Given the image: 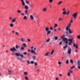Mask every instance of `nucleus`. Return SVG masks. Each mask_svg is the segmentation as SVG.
Listing matches in <instances>:
<instances>
[{
  "mask_svg": "<svg viewBox=\"0 0 80 80\" xmlns=\"http://www.w3.org/2000/svg\"><path fill=\"white\" fill-rule=\"evenodd\" d=\"M8 75H12V74H11V73H10V72H8Z\"/></svg>",
  "mask_w": 80,
  "mask_h": 80,
  "instance_id": "680f3d73",
  "label": "nucleus"
},
{
  "mask_svg": "<svg viewBox=\"0 0 80 80\" xmlns=\"http://www.w3.org/2000/svg\"><path fill=\"white\" fill-rule=\"evenodd\" d=\"M19 60L20 61H21L22 62H25V61H23V60L21 58L19 59Z\"/></svg>",
  "mask_w": 80,
  "mask_h": 80,
  "instance_id": "a19ab883",
  "label": "nucleus"
},
{
  "mask_svg": "<svg viewBox=\"0 0 80 80\" xmlns=\"http://www.w3.org/2000/svg\"><path fill=\"white\" fill-rule=\"evenodd\" d=\"M50 40V38H49L48 39L46 40V42H49Z\"/></svg>",
  "mask_w": 80,
  "mask_h": 80,
  "instance_id": "bb28decb",
  "label": "nucleus"
},
{
  "mask_svg": "<svg viewBox=\"0 0 80 80\" xmlns=\"http://www.w3.org/2000/svg\"><path fill=\"white\" fill-rule=\"evenodd\" d=\"M67 75L68 76V77H69V76H70V72H68Z\"/></svg>",
  "mask_w": 80,
  "mask_h": 80,
  "instance_id": "ea45409f",
  "label": "nucleus"
},
{
  "mask_svg": "<svg viewBox=\"0 0 80 80\" xmlns=\"http://www.w3.org/2000/svg\"><path fill=\"white\" fill-rule=\"evenodd\" d=\"M77 14H78V12H76L74 13H73L72 14V16L73 17H74V18L77 17Z\"/></svg>",
  "mask_w": 80,
  "mask_h": 80,
  "instance_id": "39448f33",
  "label": "nucleus"
},
{
  "mask_svg": "<svg viewBox=\"0 0 80 80\" xmlns=\"http://www.w3.org/2000/svg\"><path fill=\"white\" fill-rule=\"evenodd\" d=\"M24 74L25 75H28V73L27 72H24Z\"/></svg>",
  "mask_w": 80,
  "mask_h": 80,
  "instance_id": "5701e85b",
  "label": "nucleus"
},
{
  "mask_svg": "<svg viewBox=\"0 0 80 80\" xmlns=\"http://www.w3.org/2000/svg\"><path fill=\"white\" fill-rule=\"evenodd\" d=\"M73 22V20L71 19L70 22L69 23H72Z\"/></svg>",
  "mask_w": 80,
  "mask_h": 80,
  "instance_id": "3c124183",
  "label": "nucleus"
},
{
  "mask_svg": "<svg viewBox=\"0 0 80 80\" xmlns=\"http://www.w3.org/2000/svg\"><path fill=\"white\" fill-rule=\"evenodd\" d=\"M22 45L24 47H25L27 46V45H26V44H25V43H23L22 44Z\"/></svg>",
  "mask_w": 80,
  "mask_h": 80,
  "instance_id": "b1692460",
  "label": "nucleus"
},
{
  "mask_svg": "<svg viewBox=\"0 0 80 80\" xmlns=\"http://www.w3.org/2000/svg\"><path fill=\"white\" fill-rule=\"evenodd\" d=\"M8 73H11V72H12V71H10L9 70H8Z\"/></svg>",
  "mask_w": 80,
  "mask_h": 80,
  "instance_id": "052dcab7",
  "label": "nucleus"
},
{
  "mask_svg": "<svg viewBox=\"0 0 80 80\" xmlns=\"http://www.w3.org/2000/svg\"><path fill=\"white\" fill-rule=\"evenodd\" d=\"M66 15H69L70 14V11H68L66 13Z\"/></svg>",
  "mask_w": 80,
  "mask_h": 80,
  "instance_id": "79ce46f5",
  "label": "nucleus"
},
{
  "mask_svg": "<svg viewBox=\"0 0 80 80\" xmlns=\"http://www.w3.org/2000/svg\"><path fill=\"white\" fill-rule=\"evenodd\" d=\"M73 46L74 47H75L76 46V48L77 49L78 48V44H76L75 43L73 44Z\"/></svg>",
  "mask_w": 80,
  "mask_h": 80,
  "instance_id": "6e6552de",
  "label": "nucleus"
},
{
  "mask_svg": "<svg viewBox=\"0 0 80 80\" xmlns=\"http://www.w3.org/2000/svg\"><path fill=\"white\" fill-rule=\"evenodd\" d=\"M16 56H17V57H19V56H20V53H16V54H15Z\"/></svg>",
  "mask_w": 80,
  "mask_h": 80,
  "instance_id": "dca6fc26",
  "label": "nucleus"
},
{
  "mask_svg": "<svg viewBox=\"0 0 80 80\" xmlns=\"http://www.w3.org/2000/svg\"><path fill=\"white\" fill-rule=\"evenodd\" d=\"M67 47H68V46L67 45H66L65 46L63 47V48L64 49H65V48H67Z\"/></svg>",
  "mask_w": 80,
  "mask_h": 80,
  "instance_id": "412c9836",
  "label": "nucleus"
},
{
  "mask_svg": "<svg viewBox=\"0 0 80 80\" xmlns=\"http://www.w3.org/2000/svg\"><path fill=\"white\" fill-rule=\"evenodd\" d=\"M35 66H37V63L36 62H34Z\"/></svg>",
  "mask_w": 80,
  "mask_h": 80,
  "instance_id": "c03bdc74",
  "label": "nucleus"
},
{
  "mask_svg": "<svg viewBox=\"0 0 80 80\" xmlns=\"http://www.w3.org/2000/svg\"><path fill=\"white\" fill-rule=\"evenodd\" d=\"M23 20H26L27 19V16H24V17L23 18Z\"/></svg>",
  "mask_w": 80,
  "mask_h": 80,
  "instance_id": "a878e982",
  "label": "nucleus"
},
{
  "mask_svg": "<svg viewBox=\"0 0 80 80\" xmlns=\"http://www.w3.org/2000/svg\"><path fill=\"white\" fill-rule=\"evenodd\" d=\"M72 40H73V39H68L67 38H63V39L62 40V41L64 42H67V41H68V42H69L68 43V45H71V43H72L73 41H72Z\"/></svg>",
  "mask_w": 80,
  "mask_h": 80,
  "instance_id": "f03ea898",
  "label": "nucleus"
},
{
  "mask_svg": "<svg viewBox=\"0 0 80 80\" xmlns=\"http://www.w3.org/2000/svg\"><path fill=\"white\" fill-rule=\"evenodd\" d=\"M37 70L38 72H40V70H39V69H37Z\"/></svg>",
  "mask_w": 80,
  "mask_h": 80,
  "instance_id": "bf43d9fd",
  "label": "nucleus"
},
{
  "mask_svg": "<svg viewBox=\"0 0 80 80\" xmlns=\"http://www.w3.org/2000/svg\"><path fill=\"white\" fill-rule=\"evenodd\" d=\"M49 29L51 30H53V27H50Z\"/></svg>",
  "mask_w": 80,
  "mask_h": 80,
  "instance_id": "58836bf2",
  "label": "nucleus"
},
{
  "mask_svg": "<svg viewBox=\"0 0 80 80\" xmlns=\"http://www.w3.org/2000/svg\"><path fill=\"white\" fill-rule=\"evenodd\" d=\"M58 26V25H57V24L55 23L54 24V28H56Z\"/></svg>",
  "mask_w": 80,
  "mask_h": 80,
  "instance_id": "c756f323",
  "label": "nucleus"
},
{
  "mask_svg": "<svg viewBox=\"0 0 80 80\" xmlns=\"http://www.w3.org/2000/svg\"><path fill=\"white\" fill-rule=\"evenodd\" d=\"M66 33V35H68V31H67Z\"/></svg>",
  "mask_w": 80,
  "mask_h": 80,
  "instance_id": "338daca9",
  "label": "nucleus"
},
{
  "mask_svg": "<svg viewBox=\"0 0 80 80\" xmlns=\"http://www.w3.org/2000/svg\"><path fill=\"white\" fill-rule=\"evenodd\" d=\"M29 7L28 6L26 5H24V8L26 10H28V9Z\"/></svg>",
  "mask_w": 80,
  "mask_h": 80,
  "instance_id": "9b49d317",
  "label": "nucleus"
},
{
  "mask_svg": "<svg viewBox=\"0 0 80 80\" xmlns=\"http://www.w3.org/2000/svg\"><path fill=\"white\" fill-rule=\"evenodd\" d=\"M17 12H18V13H21V11H20L19 10H18L17 11Z\"/></svg>",
  "mask_w": 80,
  "mask_h": 80,
  "instance_id": "8fccbe9b",
  "label": "nucleus"
},
{
  "mask_svg": "<svg viewBox=\"0 0 80 80\" xmlns=\"http://www.w3.org/2000/svg\"><path fill=\"white\" fill-rule=\"evenodd\" d=\"M62 2H63L62 1L59 2L58 3V5H61V4L62 3Z\"/></svg>",
  "mask_w": 80,
  "mask_h": 80,
  "instance_id": "f3484780",
  "label": "nucleus"
},
{
  "mask_svg": "<svg viewBox=\"0 0 80 80\" xmlns=\"http://www.w3.org/2000/svg\"><path fill=\"white\" fill-rule=\"evenodd\" d=\"M65 42L66 43V44H67V43H68V41H66Z\"/></svg>",
  "mask_w": 80,
  "mask_h": 80,
  "instance_id": "69168bd1",
  "label": "nucleus"
},
{
  "mask_svg": "<svg viewBox=\"0 0 80 80\" xmlns=\"http://www.w3.org/2000/svg\"><path fill=\"white\" fill-rule=\"evenodd\" d=\"M59 45H62V42L61 41L59 43Z\"/></svg>",
  "mask_w": 80,
  "mask_h": 80,
  "instance_id": "a18cd8bd",
  "label": "nucleus"
},
{
  "mask_svg": "<svg viewBox=\"0 0 80 80\" xmlns=\"http://www.w3.org/2000/svg\"><path fill=\"white\" fill-rule=\"evenodd\" d=\"M56 80H58V78H56Z\"/></svg>",
  "mask_w": 80,
  "mask_h": 80,
  "instance_id": "774afa93",
  "label": "nucleus"
},
{
  "mask_svg": "<svg viewBox=\"0 0 80 80\" xmlns=\"http://www.w3.org/2000/svg\"><path fill=\"white\" fill-rule=\"evenodd\" d=\"M31 52L32 53H34V55H37V53H36L35 51L33 50V49L31 50Z\"/></svg>",
  "mask_w": 80,
  "mask_h": 80,
  "instance_id": "0eeeda50",
  "label": "nucleus"
},
{
  "mask_svg": "<svg viewBox=\"0 0 80 80\" xmlns=\"http://www.w3.org/2000/svg\"><path fill=\"white\" fill-rule=\"evenodd\" d=\"M30 18H31V20H33L34 19V18L32 15H31L30 16Z\"/></svg>",
  "mask_w": 80,
  "mask_h": 80,
  "instance_id": "a211bd4d",
  "label": "nucleus"
},
{
  "mask_svg": "<svg viewBox=\"0 0 80 80\" xmlns=\"http://www.w3.org/2000/svg\"><path fill=\"white\" fill-rule=\"evenodd\" d=\"M27 63H28V64H30V63L31 64H34V62L33 61H31L30 62V61H27Z\"/></svg>",
  "mask_w": 80,
  "mask_h": 80,
  "instance_id": "423d86ee",
  "label": "nucleus"
},
{
  "mask_svg": "<svg viewBox=\"0 0 80 80\" xmlns=\"http://www.w3.org/2000/svg\"><path fill=\"white\" fill-rule=\"evenodd\" d=\"M32 58L33 60H35V58H36V57L35 56H33L32 57Z\"/></svg>",
  "mask_w": 80,
  "mask_h": 80,
  "instance_id": "393cba45",
  "label": "nucleus"
},
{
  "mask_svg": "<svg viewBox=\"0 0 80 80\" xmlns=\"http://www.w3.org/2000/svg\"><path fill=\"white\" fill-rule=\"evenodd\" d=\"M21 49L22 50H24V48H23V47H22L21 48Z\"/></svg>",
  "mask_w": 80,
  "mask_h": 80,
  "instance_id": "603ef678",
  "label": "nucleus"
},
{
  "mask_svg": "<svg viewBox=\"0 0 80 80\" xmlns=\"http://www.w3.org/2000/svg\"><path fill=\"white\" fill-rule=\"evenodd\" d=\"M67 13V12L66 11H64L63 12H62V14H63V15H65V14H66Z\"/></svg>",
  "mask_w": 80,
  "mask_h": 80,
  "instance_id": "c85d7f7f",
  "label": "nucleus"
},
{
  "mask_svg": "<svg viewBox=\"0 0 80 80\" xmlns=\"http://www.w3.org/2000/svg\"><path fill=\"white\" fill-rule=\"evenodd\" d=\"M62 20V18L61 17L59 18L58 19L59 21H60Z\"/></svg>",
  "mask_w": 80,
  "mask_h": 80,
  "instance_id": "5fc2aeb1",
  "label": "nucleus"
},
{
  "mask_svg": "<svg viewBox=\"0 0 80 80\" xmlns=\"http://www.w3.org/2000/svg\"><path fill=\"white\" fill-rule=\"evenodd\" d=\"M49 54V52H47L45 55V56H46L47 57L48 56V55Z\"/></svg>",
  "mask_w": 80,
  "mask_h": 80,
  "instance_id": "473e14b6",
  "label": "nucleus"
},
{
  "mask_svg": "<svg viewBox=\"0 0 80 80\" xmlns=\"http://www.w3.org/2000/svg\"><path fill=\"white\" fill-rule=\"evenodd\" d=\"M51 33V31L49 30L48 31H47V35H49V34H50Z\"/></svg>",
  "mask_w": 80,
  "mask_h": 80,
  "instance_id": "2eb2a0df",
  "label": "nucleus"
},
{
  "mask_svg": "<svg viewBox=\"0 0 80 80\" xmlns=\"http://www.w3.org/2000/svg\"><path fill=\"white\" fill-rule=\"evenodd\" d=\"M30 7L31 8H33V5H31V6H30Z\"/></svg>",
  "mask_w": 80,
  "mask_h": 80,
  "instance_id": "0e129e2a",
  "label": "nucleus"
},
{
  "mask_svg": "<svg viewBox=\"0 0 80 80\" xmlns=\"http://www.w3.org/2000/svg\"><path fill=\"white\" fill-rule=\"evenodd\" d=\"M20 47L19 46H18V45H16L15 46V47H13L12 48L10 49V50L13 53H14L15 52H17V50L18 48H20Z\"/></svg>",
  "mask_w": 80,
  "mask_h": 80,
  "instance_id": "f257e3e1",
  "label": "nucleus"
},
{
  "mask_svg": "<svg viewBox=\"0 0 80 80\" xmlns=\"http://www.w3.org/2000/svg\"><path fill=\"white\" fill-rule=\"evenodd\" d=\"M71 24H72V23H69L68 24L66 28V30H68V29H69L68 28L70 27V26H71Z\"/></svg>",
  "mask_w": 80,
  "mask_h": 80,
  "instance_id": "7ed1b4c3",
  "label": "nucleus"
},
{
  "mask_svg": "<svg viewBox=\"0 0 80 80\" xmlns=\"http://www.w3.org/2000/svg\"><path fill=\"white\" fill-rule=\"evenodd\" d=\"M15 21H16V19H13L12 20H11V22L12 23H14V22H15Z\"/></svg>",
  "mask_w": 80,
  "mask_h": 80,
  "instance_id": "4468645a",
  "label": "nucleus"
},
{
  "mask_svg": "<svg viewBox=\"0 0 80 80\" xmlns=\"http://www.w3.org/2000/svg\"><path fill=\"white\" fill-rule=\"evenodd\" d=\"M70 62L71 63H73V62L71 59L70 60Z\"/></svg>",
  "mask_w": 80,
  "mask_h": 80,
  "instance_id": "37998d69",
  "label": "nucleus"
},
{
  "mask_svg": "<svg viewBox=\"0 0 80 80\" xmlns=\"http://www.w3.org/2000/svg\"><path fill=\"white\" fill-rule=\"evenodd\" d=\"M25 2L27 5H29V4H30V1L27 0H25Z\"/></svg>",
  "mask_w": 80,
  "mask_h": 80,
  "instance_id": "f8f14e48",
  "label": "nucleus"
},
{
  "mask_svg": "<svg viewBox=\"0 0 80 80\" xmlns=\"http://www.w3.org/2000/svg\"><path fill=\"white\" fill-rule=\"evenodd\" d=\"M27 12H28V10H25V15H27Z\"/></svg>",
  "mask_w": 80,
  "mask_h": 80,
  "instance_id": "7c9ffc66",
  "label": "nucleus"
},
{
  "mask_svg": "<svg viewBox=\"0 0 80 80\" xmlns=\"http://www.w3.org/2000/svg\"><path fill=\"white\" fill-rule=\"evenodd\" d=\"M42 11L43 12H46L47 11V8H44L42 10Z\"/></svg>",
  "mask_w": 80,
  "mask_h": 80,
  "instance_id": "aec40b11",
  "label": "nucleus"
},
{
  "mask_svg": "<svg viewBox=\"0 0 80 80\" xmlns=\"http://www.w3.org/2000/svg\"><path fill=\"white\" fill-rule=\"evenodd\" d=\"M15 33L17 35H19V33H18V32H16Z\"/></svg>",
  "mask_w": 80,
  "mask_h": 80,
  "instance_id": "de8ad7c7",
  "label": "nucleus"
},
{
  "mask_svg": "<svg viewBox=\"0 0 80 80\" xmlns=\"http://www.w3.org/2000/svg\"><path fill=\"white\" fill-rule=\"evenodd\" d=\"M74 67H75V66H74L73 67H71V69H72V68H74Z\"/></svg>",
  "mask_w": 80,
  "mask_h": 80,
  "instance_id": "13d9d810",
  "label": "nucleus"
},
{
  "mask_svg": "<svg viewBox=\"0 0 80 80\" xmlns=\"http://www.w3.org/2000/svg\"><path fill=\"white\" fill-rule=\"evenodd\" d=\"M55 39L56 40H58V37L56 36L55 37Z\"/></svg>",
  "mask_w": 80,
  "mask_h": 80,
  "instance_id": "e433bc0d",
  "label": "nucleus"
},
{
  "mask_svg": "<svg viewBox=\"0 0 80 80\" xmlns=\"http://www.w3.org/2000/svg\"><path fill=\"white\" fill-rule=\"evenodd\" d=\"M72 52V49L70 48H69L68 49V54H71Z\"/></svg>",
  "mask_w": 80,
  "mask_h": 80,
  "instance_id": "20e7f679",
  "label": "nucleus"
},
{
  "mask_svg": "<svg viewBox=\"0 0 80 80\" xmlns=\"http://www.w3.org/2000/svg\"><path fill=\"white\" fill-rule=\"evenodd\" d=\"M45 31L46 32H48V31H49V28L47 27H46L45 28Z\"/></svg>",
  "mask_w": 80,
  "mask_h": 80,
  "instance_id": "ddd939ff",
  "label": "nucleus"
},
{
  "mask_svg": "<svg viewBox=\"0 0 80 80\" xmlns=\"http://www.w3.org/2000/svg\"><path fill=\"white\" fill-rule=\"evenodd\" d=\"M58 65H61L62 64V62L59 61L58 62Z\"/></svg>",
  "mask_w": 80,
  "mask_h": 80,
  "instance_id": "72a5a7b5",
  "label": "nucleus"
},
{
  "mask_svg": "<svg viewBox=\"0 0 80 80\" xmlns=\"http://www.w3.org/2000/svg\"><path fill=\"white\" fill-rule=\"evenodd\" d=\"M54 50H53L52 52H51V55H52V54H53V53L54 52Z\"/></svg>",
  "mask_w": 80,
  "mask_h": 80,
  "instance_id": "2f4dec72",
  "label": "nucleus"
},
{
  "mask_svg": "<svg viewBox=\"0 0 80 80\" xmlns=\"http://www.w3.org/2000/svg\"><path fill=\"white\" fill-rule=\"evenodd\" d=\"M25 39L23 38H22L20 39V41L22 42H25Z\"/></svg>",
  "mask_w": 80,
  "mask_h": 80,
  "instance_id": "1a4fd4ad",
  "label": "nucleus"
},
{
  "mask_svg": "<svg viewBox=\"0 0 80 80\" xmlns=\"http://www.w3.org/2000/svg\"><path fill=\"white\" fill-rule=\"evenodd\" d=\"M65 37V35L62 36L61 38H63Z\"/></svg>",
  "mask_w": 80,
  "mask_h": 80,
  "instance_id": "6e6d98bb",
  "label": "nucleus"
},
{
  "mask_svg": "<svg viewBox=\"0 0 80 80\" xmlns=\"http://www.w3.org/2000/svg\"><path fill=\"white\" fill-rule=\"evenodd\" d=\"M9 26L10 27H13V24L12 23H11Z\"/></svg>",
  "mask_w": 80,
  "mask_h": 80,
  "instance_id": "4be33fe9",
  "label": "nucleus"
},
{
  "mask_svg": "<svg viewBox=\"0 0 80 80\" xmlns=\"http://www.w3.org/2000/svg\"><path fill=\"white\" fill-rule=\"evenodd\" d=\"M77 38L78 39H80V35L78 36H77Z\"/></svg>",
  "mask_w": 80,
  "mask_h": 80,
  "instance_id": "4c0bfd02",
  "label": "nucleus"
},
{
  "mask_svg": "<svg viewBox=\"0 0 80 80\" xmlns=\"http://www.w3.org/2000/svg\"><path fill=\"white\" fill-rule=\"evenodd\" d=\"M68 30H69V33L70 34H72V31H71V30H70V28L68 29Z\"/></svg>",
  "mask_w": 80,
  "mask_h": 80,
  "instance_id": "6ab92c4d",
  "label": "nucleus"
},
{
  "mask_svg": "<svg viewBox=\"0 0 80 80\" xmlns=\"http://www.w3.org/2000/svg\"><path fill=\"white\" fill-rule=\"evenodd\" d=\"M27 40L28 41V42H30V39H27Z\"/></svg>",
  "mask_w": 80,
  "mask_h": 80,
  "instance_id": "4d7b16f0",
  "label": "nucleus"
},
{
  "mask_svg": "<svg viewBox=\"0 0 80 80\" xmlns=\"http://www.w3.org/2000/svg\"><path fill=\"white\" fill-rule=\"evenodd\" d=\"M25 79L26 80H28V77L26 76L25 77Z\"/></svg>",
  "mask_w": 80,
  "mask_h": 80,
  "instance_id": "cd10ccee",
  "label": "nucleus"
},
{
  "mask_svg": "<svg viewBox=\"0 0 80 80\" xmlns=\"http://www.w3.org/2000/svg\"><path fill=\"white\" fill-rule=\"evenodd\" d=\"M20 15H21L23 16V15H25V14H24V13H21L20 14Z\"/></svg>",
  "mask_w": 80,
  "mask_h": 80,
  "instance_id": "09e8293b",
  "label": "nucleus"
},
{
  "mask_svg": "<svg viewBox=\"0 0 80 80\" xmlns=\"http://www.w3.org/2000/svg\"><path fill=\"white\" fill-rule=\"evenodd\" d=\"M23 55H27V52H25L23 53Z\"/></svg>",
  "mask_w": 80,
  "mask_h": 80,
  "instance_id": "c9c22d12",
  "label": "nucleus"
},
{
  "mask_svg": "<svg viewBox=\"0 0 80 80\" xmlns=\"http://www.w3.org/2000/svg\"><path fill=\"white\" fill-rule=\"evenodd\" d=\"M0 32H1V33H3V32H4V31L3 30H1L0 31Z\"/></svg>",
  "mask_w": 80,
  "mask_h": 80,
  "instance_id": "e2e57ef3",
  "label": "nucleus"
},
{
  "mask_svg": "<svg viewBox=\"0 0 80 80\" xmlns=\"http://www.w3.org/2000/svg\"><path fill=\"white\" fill-rule=\"evenodd\" d=\"M53 0H49V1L50 3H52L53 2Z\"/></svg>",
  "mask_w": 80,
  "mask_h": 80,
  "instance_id": "49530a36",
  "label": "nucleus"
},
{
  "mask_svg": "<svg viewBox=\"0 0 80 80\" xmlns=\"http://www.w3.org/2000/svg\"><path fill=\"white\" fill-rule=\"evenodd\" d=\"M22 2V5L23 6L25 5V2H24V1H23V0H20Z\"/></svg>",
  "mask_w": 80,
  "mask_h": 80,
  "instance_id": "9d476101",
  "label": "nucleus"
},
{
  "mask_svg": "<svg viewBox=\"0 0 80 80\" xmlns=\"http://www.w3.org/2000/svg\"><path fill=\"white\" fill-rule=\"evenodd\" d=\"M66 64H68V60H67L66 62Z\"/></svg>",
  "mask_w": 80,
  "mask_h": 80,
  "instance_id": "f704fd0d",
  "label": "nucleus"
},
{
  "mask_svg": "<svg viewBox=\"0 0 80 80\" xmlns=\"http://www.w3.org/2000/svg\"><path fill=\"white\" fill-rule=\"evenodd\" d=\"M20 57H23L24 56L22 54H20Z\"/></svg>",
  "mask_w": 80,
  "mask_h": 80,
  "instance_id": "864d4df0",
  "label": "nucleus"
}]
</instances>
